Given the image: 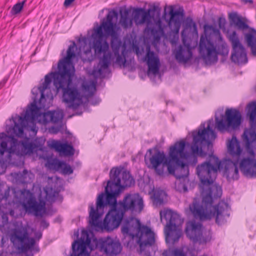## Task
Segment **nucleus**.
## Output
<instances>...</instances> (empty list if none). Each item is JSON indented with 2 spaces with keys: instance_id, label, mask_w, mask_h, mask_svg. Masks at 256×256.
Listing matches in <instances>:
<instances>
[{
  "instance_id": "obj_1",
  "label": "nucleus",
  "mask_w": 256,
  "mask_h": 256,
  "mask_svg": "<svg viewBox=\"0 0 256 256\" xmlns=\"http://www.w3.org/2000/svg\"><path fill=\"white\" fill-rule=\"evenodd\" d=\"M105 192L106 194V202H104L105 194L102 193L97 198L96 209L95 210L93 206H90L89 222L92 226H100L98 218L102 214L98 211L106 204L111 206V210L106 214L103 224L104 228L108 231L112 230L119 226L126 211L140 212L143 209V200L138 194H128L122 201L117 203L116 197L121 192L118 188L113 186L110 182H108Z\"/></svg>"
},
{
  "instance_id": "obj_2",
  "label": "nucleus",
  "mask_w": 256,
  "mask_h": 256,
  "mask_svg": "<svg viewBox=\"0 0 256 256\" xmlns=\"http://www.w3.org/2000/svg\"><path fill=\"white\" fill-rule=\"evenodd\" d=\"M76 48L74 42L68 46L66 56L58 62V71L51 73L57 92L62 90L63 102L68 104V108L73 109H76L82 102V96L78 89L74 86L70 87L75 72L72 59L76 56Z\"/></svg>"
},
{
  "instance_id": "obj_3",
  "label": "nucleus",
  "mask_w": 256,
  "mask_h": 256,
  "mask_svg": "<svg viewBox=\"0 0 256 256\" xmlns=\"http://www.w3.org/2000/svg\"><path fill=\"white\" fill-rule=\"evenodd\" d=\"M118 12L112 10L110 11L104 18L100 25L96 28H94L92 36L93 38L92 48L96 54H103V56L100 60L97 68H94L92 74L96 76H100L103 74V71L106 70L110 63L111 53L108 52L109 45L104 38L111 37V46L114 48V43L118 40V33L120 27L116 23L112 22L114 18H117Z\"/></svg>"
},
{
  "instance_id": "obj_4",
  "label": "nucleus",
  "mask_w": 256,
  "mask_h": 256,
  "mask_svg": "<svg viewBox=\"0 0 256 256\" xmlns=\"http://www.w3.org/2000/svg\"><path fill=\"white\" fill-rule=\"evenodd\" d=\"M202 192L204 194L201 202L194 199L189 206V209L194 217L200 220H210L215 218L218 224H222L230 216V208L224 201H220L217 205L212 206L215 199L221 196L222 190L220 186L214 185L202 186Z\"/></svg>"
},
{
  "instance_id": "obj_5",
  "label": "nucleus",
  "mask_w": 256,
  "mask_h": 256,
  "mask_svg": "<svg viewBox=\"0 0 256 256\" xmlns=\"http://www.w3.org/2000/svg\"><path fill=\"white\" fill-rule=\"evenodd\" d=\"M39 109L36 103H32L30 108L26 110L24 115L20 116H16L12 117L14 125L6 128V132L9 135L4 132L0 134V144L1 149L0 154L3 155L4 152L6 151L8 142L10 143V146L8 150L9 153H13L16 150V146L19 147L20 144L22 146V152L20 154L25 155L32 154L36 146L35 144L28 142L27 140L22 141L18 144V142L15 136H20L23 134L24 128H26L28 122L34 123L36 118L38 114Z\"/></svg>"
},
{
  "instance_id": "obj_6",
  "label": "nucleus",
  "mask_w": 256,
  "mask_h": 256,
  "mask_svg": "<svg viewBox=\"0 0 256 256\" xmlns=\"http://www.w3.org/2000/svg\"><path fill=\"white\" fill-rule=\"evenodd\" d=\"M246 142V152H240L239 168L244 176L249 178L256 177V132L252 129L246 130L243 134Z\"/></svg>"
},
{
  "instance_id": "obj_7",
  "label": "nucleus",
  "mask_w": 256,
  "mask_h": 256,
  "mask_svg": "<svg viewBox=\"0 0 256 256\" xmlns=\"http://www.w3.org/2000/svg\"><path fill=\"white\" fill-rule=\"evenodd\" d=\"M124 234L138 238L141 250L144 246H151L155 242L154 234L149 227L142 225L139 220L130 218L124 220L122 228Z\"/></svg>"
},
{
  "instance_id": "obj_8",
  "label": "nucleus",
  "mask_w": 256,
  "mask_h": 256,
  "mask_svg": "<svg viewBox=\"0 0 256 256\" xmlns=\"http://www.w3.org/2000/svg\"><path fill=\"white\" fill-rule=\"evenodd\" d=\"M160 8L156 6H153L146 10L142 8H137L134 10V20L136 25L146 24V26L144 30L146 34H151L155 38L159 32H163L162 22L159 18L152 22V18H154L155 14H160Z\"/></svg>"
},
{
  "instance_id": "obj_9",
  "label": "nucleus",
  "mask_w": 256,
  "mask_h": 256,
  "mask_svg": "<svg viewBox=\"0 0 256 256\" xmlns=\"http://www.w3.org/2000/svg\"><path fill=\"white\" fill-rule=\"evenodd\" d=\"M193 141L190 146L192 156L190 158L192 162H189L192 166H194L198 162L196 156L204 157L206 156L202 148L206 146L208 149L212 148V144L210 140H214L216 134L214 130L208 125L206 128L203 130H199L198 132H192Z\"/></svg>"
},
{
  "instance_id": "obj_10",
  "label": "nucleus",
  "mask_w": 256,
  "mask_h": 256,
  "mask_svg": "<svg viewBox=\"0 0 256 256\" xmlns=\"http://www.w3.org/2000/svg\"><path fill=\"white\" fill-rule=\"evenodd\" d=\"M186 147V142L182 140L176 142L170 148L169 156L172 160V167L174 169V175L177 178H182L188 175V164L182 162L180 158H186V154L184 152Z\"/></svg>"
},
{
  "instance_id": "obj_11",
  "label": "nucleus",
  "mask_w": 256,
  "mask_h": 256,
  "mask_svg": "<svg viewBox=\"0 0 256 256\" xmlns=\"http://www.w3.org/2000/svg\"><path fill=\"white\" fill-rule=\"evenodd\" d=\"M228 150L232 157V160H226L222 163V168L224 166V173L229 178L237 180L238 178L239 164L240 158L241 148L240 143L235 136H233L228 143Z\"/></svg>"
},
{
  "instance_id": "obj_12",
  "label": "nucleus",
  "mask_w": 256,
  "mask_h": 256,
  "mask_svg": "<svg viewBox=\"0 0 256 256\" xmlns=\"http://www.w3.org/2000/svg\"><path fill=\"white\" fill-rule=\"evenodd\" d=\"M222 168V162L218 157L210 155L208 160L197 166L196 174L202 186L210 185L214 183L218 170Z\"/></svg>"
},
{
  "instance_id": "obj_13",
  "label": "nucleus",
  "mask_w": 256,
  "mask_h": 256,
  "mask_svg": "<svg viewBox=\"0 0 256 256\" xmlns=\"http://www.w3.org/2000/svg\"><path fill=\"white\" fill-rule=\"evenodd\" d=\"M160 215L161 221L163 218L166 221L164 228L166 241L172 240L173 243L176 242L180 236V227L183 224V220L178 214L168 209L161 210Z\"/></svg>"
},
{
  "instance_id": "obj_14",
  "label": "nucleus",
  "mask_w": 256,
  "mask_h": 256,
  "mask_svg": "<svg viewBox=\"0 0 256 256\" xmlns=\"http://www.w3.org/2000/svg\"><path fill=\"white\" fill-rule=\"evenodd\" d=\"M200 52L206 64H210L218 60V54L226 56L228 53V46L226 43L218 45L217 48L206 38L202 36L199 44Z\"/></svg>"
},
{
  "instance_id": "obj_15",
  "label": "nucleus",
  "mask_w": 256,
  "mask_h": 256,
  "mask_svg": "<svg viewBox=\"0 0 256 256\" xmlns=\"http://www.w3.org/2000/svg\"><path fill=\"white\" fill-rule=\"evenodd\" d=\"M110 182L113 186L120 191L122 188L130 187L134 184V180L129 172L118 168H113L110 172Z\"/></svg>"
},
{
  "instance_id": "obj_16",
  "label": "nucleus",
  "mask_w": 256,
  "mask_h": 256,
  "mask_svg": "<svg viewBox=\"0 0 256 256\" xmlns=\"http://www.w3.org/2000/svg\"><path fill=\"white\" fill-rule=\"evenodd\" d=\"M21 194L24 198L22 205L24 210L26 212H34L36 216H42L46 212L45 202L40 200L39 202H38L33 194L29 190H24L22 191Z\"/></svg>"
},
{
  "instance_id": "obj_17",
  "label": "nucleus",
  "mask_w": 256,
  "mask_h": 256,
  "mask_svg": "<svg viewBox=\"0 0 256 256\" xmlns=\"http://www.w3.org/2000/svg\"><path fill=\"white\" fill-rule=\"evenodd\" d=\"M226 120L223 119L216 118V126L218 130L224 132L228 128L235 129L238 128L242 122V116L240 112L236 109H227L225 112Z\"/></svg>"
},
{
  "instance_id": "obj_18",
  "label": "nucleus",
  "mask_w": 256,
  "mask_h": 256,
  "mask_svg": "<svg viewBox=\"0 0 256 256\" xmlns=\"http://www.w3.org/2000/svg\"><path fill=\"white\" fill-rule=\"evenodd\" d=\"M168 157H170L168 156ZM150 162L152 168L156 173L160 176L164 174V168L167 167L170 174H174V169L172 167V160L169 158H168L163 152L156 150L150 158Z\"/></svg>"
},
{
  "instance_id": "obj_19",
  "label": "nucleus",
  "mask_w": 256,
  "mask_h": 256,
  "mask_svg": "<svg viewBox=\"0 0 256 256\" xmlns=\"http://www.w3.org/2000/svg\"><path fill=\"white\" fill-rule=\"evenodd\" d=\"M10 240L13 244L20 242L22 251L24 252L31 249L35 244L34 239L28 237V232L24 228L14 229L10 234Z\"/></svg>"
},
{
  "instance_id": "obj_20",
  "label": "nucleus",
  "mask_w": 256,
  "mask_h": 256,
  "mask_svg": "<svg viewBox=\"0 0 256 256\" xmlns=\"http://www.w3.org/2000/svg\"><path fill=\"white\" fill-rule=\"evenodd\" d=\"M203 229L201 224L193 220L187 223L185 232L187 236L194 242L206 243L210 240V237L209 234L204 235Z\"/></svg>"
},
{
  "instance_id": "obj_21",
  "label": "nucleus",
  "mask_w": 256,
  "mask_h": 256,
  "mask_svg": "<svg viewBox=\"0 0 256 256\" xmlns=\"http://www.w3.org/2000/svg\"><path fill=\"white\" fill-rule=\"evenodd\" d=\"M169 16L166 18L167 14L164 11L163 16L168 22V25L171 31L176 34L179 32L183 20L184 12L182 8H180L178 10H175L172 6L169 7V12L168 14Z\"/></svg>"
},
{
  "instance_id": "obj_22",
  "label": "nucleus",
  "mask_w": 256,
  "mask_h": 256,
  "mask_svg": "<svg viewBox=\"0 0 256 256\" xmlns=\"http://www.w3.org/2000/svg\"><path fill=\"white\" fill-rule=\"evenodd\" d=\"M90 243V238L86 231L83 230L82 232L80 240H75L72 244V254L88 256V252L86 250V246Z\"/></svg>"
},
{
  "instance_id": "obj_23",
  "label": "nucleus",
  "mask_w": 256,
  "mask_h": 256,
  "mask_svg": "<svg viewBox=\"0 0 256 256\" xmlns=\"http://www.w3.org/2000/svg\"><path fill=\"white\" fill-rule=\"evenodd\" d=\"M122 248L120 244L110 238H107L100 242V251L110 256L120 254Z\"/></svg>"
},
{
  "instance_id": "obj_24",
  "label": "nucleus",
  "mask_w": 256,
  "mask_h": 256,
  "mask_svg": "<svg viewBox=\"0 0 256 256\" xmlns=\"http://www.w3.org/2000/svg\"><path fill=\"white\" fill-rule=\"evenodd\" d=\"M146 50V54L144 58L148 66V71L156 75L158 73L160 68L159 58L153 51L150 50V46H147Z\"/></svg>"
},
{
  "instance_id": "obj_25",
  "label": "nucleus",
  "mask_w": 256,
  "mask_h": 256,
  "mask_svg": "<svg viewBox=\"0 0 256 256\" xmlns=\"http://www.w3.org/2000/svg\"><path fill=\"white\" fill-rule=\"evenodd\" d=\"M228 20L230 24L238 30L244 31L250 28L246 18L238 15L236 12L230 13Z\"/></svg>"
},
{
  "instance_id": "obj_26",
  "label": "nucleus",
  "mask_w": 256,
  "mask_h": 256,
  "mask_svg": "<svg viewBox=\"0 0 256 256\" xmlns=\"http://www.w3.org/2000/svg\"><path fill=\"white\" fill-rule=\"evenodd\" d=\"M175 58L178 62L186 63L192 56V52L190 46L180 45L174 52Z\"/></svg>"
},
{
  "instance_id": "obj_27",
  "label": "nucleus",
  "mask_w": 256,
  "mask_h": 256,
  "mask_svg": "<svg viewBox=\"0 0 256 256\" xmlns=\"http://www.w3.org/2000/svg\"><path fill=\"white\" fill-rule=\"evenodd\" d=\"M50 146L56 151L62 152L66 156H73L74 153L73 146L66 142L62 144L56 140H52Z\"/></svg>"
},
{
  "instance_id": "obj_28",
  "label": "nucleus",
  "mask_w": 256,
  "mask_h": 256,
  "mask_svg": "<svg viewBox=\"0 0 256 256\" xmlns=\"http://www.w3.org/2000/svg\"><path fill=\"white\" fill-rule=\"evenodd\" d=\"M231 60L238 64H245L247 62L246 54L242 45L232 48Z\"/></svg>"
},
{
  "instance_id": "obj_29",
  "label": "nucleus",
  "mask_w": 256,
  "mask_h": 256,
  "mask_svg": "<svg viewBox=\"0 0 256 256\" xmlns=\"http://www.w3.org/2000/svg\"><path fill=\"white\" fill-rule=\"evenodd\" d=\"M248 33L245 34L248 46L251 48L252 54L256 55V30L250 28Z\"/></svg>"
},
{
  "instance_id": "obj_30",
  "label": "nucleus",
  "mask_w": 256,
  "mask_h": 256,
  "mask_svg": "<svg viewBox=\"0 0 256 256\" xmlns=\"http://www.w3.org/2000/svg\"><path fill=\"white\" fill-rule=\"evenodd\" d=\"M166 194L164 191L161 190H155L154 191L152 200L154 204L156 206H159L162 204L164 200L166 198Z\"/></svg>"
},
{
  "instance_id": "obj_31",
  "label": "nucleus",
  "mask_w": 256,
  "mask_h": 256,
  "mask_svg": "<svg viewBox=\"0 0 256 256\" xmlns=\"http://www.w3.org/2000/svg\"><path fill=\"white\" fill-rule=\"evenodd\" d=\"M119 23L124 29H127L132 26V21L129 18V13L127 10H125L122 13L120 14Z\"/></svg>"
},
{
  "instance_id": "obj_32",
  "label": "nucleus",
  "mask_w": 256,
  "mask_h": 256,
  "mask_svg": "<svg viewBox=\"0 0 256 256\" xmlns=\"http://www.w3.org/2000/svg\"><path fill=\"white\" fill-rule=\"evenodd\" d=\"M248 115L252 125L256 126V102L250 103L248 106Z\"/></svg>"
},
{
  "instance_id": "obj_33",
  "label": "nucleus",
  "mask_w": 256,
  "mask_h": 256,
  "mask_svg": "<svg viewBox=\"0 0 256 256\" xmlns=\"http://www.w3.org/2000/svg\"><path fill=\"white\" fill-rule=\"evenodd\" d=\"M82 88L86 98L92 96L96 90V85L93 82L90 84L84 82L82 84Z\"/></svg>"
},
{
  "instance_id": "obj_34",
  "label": "nucleus",
  "mask_w": 256,
  "mask_h": 256,
  "mask_svg": "<svg viewBox=\"0 0 256 256\" xmlns=\"http://www.w3.org/2000/svg\"><path fill=\"white\" fill-rule=\"evenodd\" d=\"M118 42V40L117 42H115L114 43V46L112 48L113 49H115L114 50V54L115 56H116V60L115 62L120 66H126V60L124 56H122L119 54L118 49L119 48V44H116V43Z\"/></svg>"
},
{
  "instance_id": "obj_35",
  "label": "nucleus",
  "mask_w": 256,
  "mask_h": 256,
  "mask_svg": "<svg viewBox=\"0 0 256 256\" xmlns=\"http://www.w3.org/2000/svg\"><path fill=\"white\" fill-rule=\"evenodd\" d=\"M51 73L52 72H50L49 74H47L45 76L44 82H43L42 86L39 88V90L40 92V100H42L43 98H44L45 96L44 94V92L49 87V86L51 83L52 80L50 76H52V77L53 78V75L51 74Z\"/></svg>"
},
{
  "instance_id": "obj_36",
  "label": "nucleus",
  "mask_w": 256,
  "mask_h": 256,
  "mask_svg": "<svg viewBox=\"0 0 256 256\" xmlns=\"http://www.w3.org/2000/svg\"><path fill=\"white\" fill-rule=\"evenodd\" d=\"M228 38L231 42L232 48L242 46L236 31H232L231 32H228Z\"/></svg>"
},
{
  "instance_id": "obj_37",
  "label": "nucleus",
  "mask_w": 256,
  "mask_h": 256,
  "mask_svg": "<svg viewBox=\"0 0 256 256\" xmlns=\"http://www.w3.org/2000/svg\"><path fill=\"white\" fill-rule=\"evenodd\" d=\"M64 165V162L60 161L58 159L52 160L49 162L50 168L56 171H60Z\"/></svg>"
},
{
  "instance_id": "obj_38",
  "label": "nucleus",
  "mask_w": 256,
  "mask_h": 256,
  "mask_svg": "<svg viewBox=\"0 0 256 256\" xmlns=\"http://www.w3.org/2000/svg\"><path fill=\"white\" fill-rule=\"evenodd\" d=\"M163 255L164 256H187L182 250L178 248L172 250L170 254L164 252Z\"/></svg>"
},
{
  "instance_id": "obj_39",
  "label": "nucleus",
  "mask_w": 256,
  "mask_h": 256,
  "mask_svg": "<svg viewBox=\"0 0 256 256\" xmlns=\"http://www.w3.org/2000/svg\"><path fill=\"white\" fill-rule=\"evenodd\" d=\"M52 122L53 123H57L63 118V114L61 112H52Z\"/></svg>"
},
{
  "instance_id": "obj_40",
  "label": "nucleus",
  "mask_w": 256,
  "mask_h": 256,
  "mask_svg": "<svg viewBox=\"0 0 256 256\" xmlns=\"http://www.w3.org/2000/svg\"><path fill=\"white\" fill-rule=\"evenodd\" d=\"M60 172L63 174H70L73 172V170L70 164L64 162V165L60 169Z\"/></svg>"
},
{
  "instance_id": "obj_41",
  "label": "nucleus",
  "mask_w": 256,
  "mask_h": 256,
  "mask_svg": "<svg viewBox=\"0 0 256 256\" xmlns=\"http://www.w3.org/2000/svg\"><path fill=\"white\" fill-rule=\"evenodd\" d=\"M26 1V0H24L22 2L17 3L12 8V11L13 12L14 14H17L21 11Z\"/></svg>"
},
{
  "instance_id": "obj_42",
  "label": "nucleus",
  "mask_w": 256,
  "mask_h": 256,
  "mask_svg": "<svg viewBox=\"0 0 256 256\" xmlns=\"http://www.w3.org/2000/svg\"><path fill=\"white\" fill-rule=\"evenodd\" d=\"M42 118V121L44 124H46L50 122H52V112L49 111L44 113Z\"/></svg>"
},
{
  "instance_id": "obj_43",
  "label": "nucleus",
  "mask_w": 256,
  "mask_h": 256,
  "mask_svg": "<svg viewBox=\"0 0 256 256\" xmlns=\"http://www.w3.org/2000/svg\"><path fill=\"white\" fill-rule=\"evenodd\" d=\"M204 31L210 30L212 31L215 34L220 35V32L218 29L214 28L212 26L205 25L204 26Z\"/></svg>"
},
{
  "instance_id": "obj_44",
  "label": "nucleus",
  "mask_w": 256,
  "mask_h": 256,
  "mask_svg": "<svg viewBox=\"0 0 256 256\" xmlns=\"http://www.w3.org/2000/svg\"><path fill=\"white\" fill-rule=\"evenodd\" d=\"M218 26L220 28L225 30V25L226 24V20L224 18H219L218 20Z\"/></svg>"
},
{
  "instance_id": "obj_45",
  "label": "nucleus",
  "mask_w": 256,
  "mask_h": 256,
  "mask_svg": "<svg viewBox=\"0 0 256 256\" xmlns=\"http://www.w3.org/2000/svg\"><path fill=\"white\" fill-rule=\"evenodd\" d=\"M74 0H65L64 2V6H70Z\"/></svg>"
},
{
  "instance_id": "obj_46",
  "label": "nucleus",
  "mask_w": 256,
  "mask_h": 256,
  "mask_svg": "<svg viewBox=\"0 0 256 256\" xmlns=\"http://www.w3.org/2000/svg\"><path fill=\"white\" fill-rule=\"evenodd\" d=\"M41 224H42V226L44 228H46L48 227L49 224L48 223L46 220H42L41 222Z\"/></svg>"
},
{
  "instance_id": "obj_47",
  "label": "nucleus",
  "mask_w": 256,
  "mask_h": 256,
  "mask_svg": "<svg viewBox=\"0 0 256 256\" xmlns=\"http://www.w3.org/2000/svg\"><path fill=\"white\" fill-rule=\"evenodd\" d=\"M190 25L192 26L195 29H196V26L194 22H193L192 20V18H190Z\"/></svg>"
},
{
  "instance_id": "obj_48",
  "label": "nucleus",
  "mask_w": 256,
  "mask_h": 256,
  "mask_svg": "<svg viewBox=\"0 0 256 256\" xmlns=\"http://www.w3.org/2000/svg\"><path fill=\"white\" fill-rule=\"evenodd\" d=\"M242 2H243L244 4L250 3V4H252L253 0H241Z\"/></svg>"
},
{
  "instance_id": "obj_49",
  "label": "nucleus",
  "mask_w": 256,
  "mask_h": 256,
  "mask_svg": "<svg viewBox=\"0 0 256 256\" xmlns=\"http://www.w3.org/2000/svg\"><path fill=\"white\" fill-rule=\"evenodd\" d=\"M70 256H86L85 255H79L78 254V253L77 254H71ZM88 256H90V254L88 253Z\"/></svg>"
},
{
  "instance_id": "obj_50",
  "label": "nucleus",
  "mask_w": 256,
  "mask_h": 256,
  "mask_svg": "<svg viewBox=\"0 0 256 256\" xmlns=\"http://www.w3.org/2000/svg\"><path fill=\"white\" fill-rule=\"evenodd\" d=\"M28 171L26 170H24L22 172V176H25L28 174Z\"/></svg>"
},
{
  "instance_id": "obj_51",
  "label": "nucleus",
  "mask_w": 256,
  "mask_h": 256,
  "mask_svg": "<svg viewBox=\"0 0 256 256\" xmlns=\"http://www.w3.org/2000/svg\"><path fill=\"white\" fill-rule=\"evenodd\" d=\"M36 237L38 238V239H40L42 237V234L40 233L37 234Z\"/></svg>"
},
{
  "instance_id": "obj_52",
  "label": "nucleus",
  "mask_w": 256,
  "mask_h": 256,
  "mask_svg": "<svg viewBox=\"0 0 256 256\" xmlns=\"http://www.w3.org/2000/svg\"><path fill=\"white\" fill-rule=\"evenodd\" d=\"M148 152H150V154H152V150L151 149H149L148 150Z\"/></svg>"
},
{
  "instance_id": "obj_53",
  "label": "nucleus",
  "mask_w": 256,
  "mask_h": 256,
  "mask_svg": "<svg viewBox=\"0 0 256 256\" xmlns=\"http://www.w3.org/2000/svg\"><path fill=\"white\" fill-rule=\"evenodd\" d=\"M146 256H151L150 252L146 254Z\"/></svg>"
},
{
  "instance_id": "obj_54",
  "label": "nucleus",
  "mask_w": 256,
  "mask_h": 256,
  "mask_svg": "<svg viewBox=\"0 0 256 256\" xmlns=\"http://www.w3.org/2000/svg\"><path fill=\"white\" fill-rule=\"evenodd\" d=\"M88 52L90 53V50L88 51H86V53H88Z\"/></svg>"
},
{
  "instance_id": "obj_55",
  "label": "nucleus",
  "mask_w": 256,
  "mask_h": 256,
  "mask_svg": "<svg viewBox=\"0 0 256 256\" xmlns=\"http://www.w3.org/2000/svg\"><path fill=\"white\" fill-rule=\"evenodd\" d=\"M0 256H2V254H0Z\"/></svg>"
}]
</instances>
